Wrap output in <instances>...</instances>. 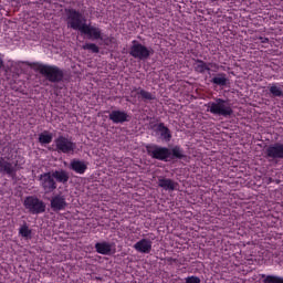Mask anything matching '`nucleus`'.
<instances>
[{
	"label": "nucleus",
	"mask_w": 283,
	"mask_h": 283,
	"mask_svg": "<svg viewBox=\"0 0 283 283\" xmlns=\"http://www.w3.org/2000/svg\"><path fill=\"white\" fill-rule=\"evenodd\" d=\"M136 95L138 96V98L144 101V103H147L149 101H156V95H154L151 92H148L142 87H134L132 90L130 96L133 98H136Z\"/></svg>",
	"instance_id": "obj_15"
},
{
	"label": "nucleus",
	"mask_w": 283,
	"mask_h": 283,
	"mask_svg": "<svg viewBox=\"0 0 283 283\" xmlns=\"http://www.w3.org/2000/svg\"><path fill=\"white\" fill-rule=\"evenodd\" d=\"M108 118L114 125H123V123H129V120H132L129 114L120 109L112 111L108 115Z\"/></svg>",
	"instance_id": "obj_11"
},
{
	"label": "nucleus",
	"mask_w": 283,
	"mask_h": 283,
	"mask_svg": "<svg viewBox=\"0 0 283 283\" xmlns=\"http://www.w3.org/2000/svg\"><path fill=\"white\" fill-rule=\"evenodd\" d=\"M40 187L45 195L54 193V190L57 189L59 184L54 180L52 171L43 172L38 177Z\"/></svg>",
	"instance_id": "obj_8"
},
{
	"label": "nucleus",
	"mask_w": 283,
	"mask_h": 283,
	"mask_svg": "<svg viewBox=\"0 0 283 283\" xmlns=\"http://www.w3.org/2000/svg\"><path fill=\"white\" fill-rule=\"evenodd\" d=\"M269 92L271 96H273L274 98H282L283 96V91L282 87L280 86V83L270 84Z\"/></svg>",
	"instance_id": "obj_22"
},
{
	"label": "nucleus",
	"mask_w": 283,
	"mask_h": 283,
	"mask_svg": "<svg viewBox=\"0 0 283 283\" xmlns=\"http://www.w3.org/2000/svg\"><path fill=\"white\" fill-rule=\"evenodd\" d=\"M31 70L39 72L42 76H45L50 83H61L65 78V72L56 66L50 64H43L40 62L27 63Z\"/></svg>",
	"instance_id": "obj_3"
},
{
	"label": "nucleus",
	"mask_w": 283,
	"mask_h": 283,
	"mask_svg": "<svg viewBox=\"0 0 283 283\" xmlns=\"http://www.w3.org/2000/svg\"><path fill=\"white\" fill-rule=\"evenodd\" d=\"M95 251L99 255H109L112 253V243L107 241L95 243Z\"/></svg>",
	"instance_id": "obj_20"
},
{
	"label": "nucleus",
	"mask_w": 283,
	"mask_h": 283,
	"mask_svg": "<svg viewBox=\"0 0 283 283\" xmlns=\"http://www.w3.org/2000/svg\"><path fill=\"white\" fill-rule=\"evenodd\" d=\"M65 14L67 28L81 32V34H85L93 41L103 40V33L101 29L87 24V19L83 13H81V11L70 8L65 9Z\"/></svg>",
	"instance_id": "obj_1"
},
{
	"label": "nucleus",
	"mask_w": 283,
	"mask_h": 283,
	"mask_svg": "<svg viewBox=\"0 0 283 283\" xmlns=\"http://www.w3.org/2000/svg\"><path fill=\"white\" fill-rule=\"evenodd\" d=\"M51 209L55 213H59V211H65L67 209V200L65 199V196L63 195H55L51 198Z\"/></svg>",
	"instance_id": "obj_12"
},
{
	"label": "nucleus",
	"mask_w": 283,
	"mask_h": 283,
	"mask_svg": "<svg viewBox=\"0 0 283 283\" xmlns=\"http://www.w3.org/2000/svg\"><path fill=\"white\" fill-rule=\"evenodd\" d=\"M265 158L269 159V163H277V160H283V143L276 142L270 144L265 150Z\"/></svg>",
	"instance_id": "obj_9"
},
{
	"label": "nucleus",
	"mask_w": 283,
	"mask_h": 283,
	"mask_svg": "<svg viewBox=\"0 0 283 283\" xmlns=\"http://www.w3.org/2000/svg\"><path fill=\"white\" fill-rule=\"evenodd\" d=\"M192 67L197 74H208L211 72V67H213V72H218L220 66L216 63H208L200 59H195Z\"/></svg>",
	"instance_id": "obj_10"
},
{
	"label": "nucleus",
	"mask_w": 283,
	"mask_h": 283,
	"mask_svg": "<svg viewBox=\"0 0 283 283\" xmlns=\"http://www.w3.org/2000/svg\"><path fill=\"white\" fill-rule=\"evenodd\" d=\"M0 174H7L8 176H14L17 174V168L12 163L6 160V158L0 157Z\"/></svg>",
	"instance_id": "obj_18"
},
{
	"label": "nucleus",
	"mask_w": 283,
	"mask_h": 283,
	"mask_svg": "<svg viewBox=\"0 0 283 283\" xmlns=\"http://www.w3.org/2000/svg\"><path fill=\"white\" fill-rule=\"evenodd\" d=\"M157 186L164 191H176V187H178V182H176L171 178H167L165 176L157 177Z\"/></svg>",
	"instance_id": "obj_14"
},
{
	"label": "nucleus",
	"mask_w": 283,
	"mask_h": 283,
	"mask_svg": "<svg viewBox=\"0 0 283 283\" xmlns=\"http://www.w3.org/2000/svg\"><path fill=\"white\" fill-rule=\"evenodd\" d=\"M128 54L138 61H147L154 54V50L138 42V40H133Z\"/></svg>",
	"instance_id": "obj_6"
},
{
	"label": "nucleus",
	"mask_w": 283,
	"mask_h": 283,
	"mask_svg": "<svg viewBox=\"0 0 283 283\" xmlns=\"http://www.w3.org/2000/svg\"><path fill=\"white\" fill-rule=\"evenodd\" d=\"M185 282L186 283H200L201 280L196 275H191V276L186 277Z\"/></svg>",
	"instance_id": "obj_27"
},
{
	"label": "nucleus",
	"mask_w": 283,
	"mask_h": 283,
	"mask_svg": "<svg viewBox=\"0 0 283 283\" xmlns=\"http://www.w3.org/2000/svg\"><path fill=\"white\" fill-rule=\"evenodd\" d=\"M210 83L218 85L219 87H227L229 78H227V73H218L214 77L211 78Z\"/></svg>",
	"instance_id": "obj_21"
},
{
	"label": "nucleus",
	"mask_w": 283,
	"mask_h": 283,
	"mask_svg": "<svg viewBox=\"0 0 283 283\" xmlns=\"http://www.w3.org/2000/svg\"><path fill=\"white\" fill-rule=\"evenodd\" d=\"M147 155L154 160H160L161 163H169L177 158V160H182L185 158V150L182 147L176 145L171 149L165 146H159L156 144H148L146 146Z\"/></svg>",
	"instance_id": "obj_2"
},
{
	"label": "nucleus",
	"mask_w": 283,
	"mask_h": 283,
	"mask_svg": "<svg viewBox=\"0 0 283 283\" xmlns=\"http://www.w3.org/2000/svg\"><path fill=\"white\" fill-rule=\"evenodd\" d=\"M52 138H53L52 134L48 130H44L39 135L38 140L40 145H50V143H52Z\"/></svg>",
	"instance_id": "obj_23"
},
{
	"label": "nucleus",
	"mask_w": 283,
	"mask_h": 283,
	"mask_svg": "<svg viewBox=\"0 0 283 283\" xmlns=\"http://www.w3.org/2000/svg\"><path fill=\"white\" fill-rule=\"evenodd\" d=\"M19 235H21V238H25L27 240L32 239V230L30 227H28V223L24 222V224L20 227Z\"/></svg>",
	"instance_id": "obj_24"
},
{
	"label": "nucleus",
	"mask_w": 283,
	"mask_h": 283,
	"mask_svg": "<svg viewBox=\"0 0 283 283\" xmlns=\"http://www.w3.org/2000/svg\"><path fill=\"white\" fill-rule=\"evenodd\" d=\"M70 169L75 174L83 176V174L87 171V164H85V161H81L80 159H73L71 160Z\"/></svg>",
	"instance_id": "obj_19"
},
{
	"label": "nucleus",
	"mask_w": 283,
	"mask_h": 283,
	"mask_svg": "<svg viewBox=\"0 0 283 283\" xmlns=\"http://www.w3.org/2000/svg\"><path fill=\"white\" fill-rule=\"evenodd\" d=\"M4 63H3V59L1 57V54H0V70L1 67H3Z\"/></svg>",
	"instance_id": "obj_29"
},
{
	"label": "nucleus",
	"mask_w": 283,
	"mask_h": 283,
	"mask_svg": "<svg viewBox=\"0 0 283 283\" xmlns=\"http://www.w3.org/2000/svg\"><path fill=\"white\" fill-rule=\"evenodd\" d=\"M207 112L213 114V116H223V118H229L233 116V108L228 99L217 97L213 102L206 104Z\"/></svg>",
	"instance_id": "obj_4"
},
{
	"label": "nucleus",
	"mask_w": 283,
	"mask_h": 283,
	"mask_svg": "<svg viewBox=\"0 0 283 283\" xmlns=\"http://www.w3.org/2000/svg\"><path fill=\"white\" fill-rule=\"evenodd\" d=\"M82 49L84 50H88L90 52H92L93 54H98V52H101V49L98 48V45H96L95 43H85Z\"/></svg>",
	"instance_id": "obj_26"
},
{
	"label": "nucleus",
	"mask_w": 283,
	"mask_h": 283,
	"mask_svg": "<svg viewBox=\"0 0 283 283\" xmlns=\"http://www.w3.org/2000/svg\"><path fill=\"white\" fill-rule=\"evenodd\" d=\"M54 144L57 154H74L76 151V143L66 136L60 135L54 139Z\"/></svg>",
	"instance_id": "obj_7"
},
{
	"label": "nucleus",
	"mask_w": 283,
	"mask_h": 283,
	"mask_svg": "<svg viewBox=\"0 0 283 283\" xmlns=\"http://www.w3.org/2000/svg\"><path fill=\"white\" fill-rule=\"evenodd\" d=\"M133 249H135L137 253H145V254L151 253V240L142 239L133 245Z\"/></svg>",
	"instance_id": "obj_16"
},
{
	"label": "nucleus",
	"mask_w": 283,
	"mask_h": 283,
	"mask_svg": "<svg viewBox=\"0 0 283 283\" xmlns=\"http://www.w3.org/2000/svg\"><path fill=\"white\" fill-rule=\"evenodd\" d=\"M154 127L155 133L157 134V136L160 137L161 140H164L165 143H171V129H169V127H167L165 123L156 124Z\"/></svg>",
	"instance_id": "obj_13"
},
{
	"label": "nucleus",
	"mask_w": 283,
	"mask_h": 283,
	"mask_svg": "<svg viewBox=\"0 0 283 283\" xmlns=\"http://www.w3.org/2000/svg\"><path fill=\"white\" fill-rule=\"evenodd\" d=\"M53 179L61 185H67L70 182V172L65 169L52 170Z\"/></svg>",
	"instance_id": "obj_17"
},
{
	"label": "nucleus",
	"mask_w": 283,
	"mask_h": 283,
	"mask_svg": "<svg viewBox=\"0 0 283 283\" xmlns=\"http://www.w3.org/2000/svg\"><path fill=\"white\" fill-rule=\"evenodd\" d=\"M263 283H283V277L277 275L262 274Z\"/></svg>",
	"instance_id": "obj_25"
},
{
	"label": "nucleus",
	"mask_w": 283,
	"mask_h": 283,
	"mask_svg": "<svg viewBox=\"0 0 283 283\" xmlns=\"http://www.w3.org/2000/svg\"><path fill=\"white\" fill-rule=\"evenodd\" d=\"M23 207L31 216H41L45 213L46 206L43 200L36 196H28L23 200Z\"/></svg>",
	"instance_id": "obj_5"
},
{
	"label": "nucleus",
	"mask_w": 283,
	"mask_h": 283,
	"mask_svg": "<svg viewBox=\"0 0 283 283\" xmlns=\"http://www.w3.org/2000/svg\"><path fill=\"white\" fill-rule=\"evenodd\" d=\"M259 39H260L261 43H269V38L260 36Z\"/></svg>",
	"instance_id": "obj_28"
}]
</instances>
